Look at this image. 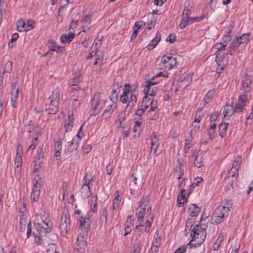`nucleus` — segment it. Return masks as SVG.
Segmentation results:
<instances>
[{"label":"nucleus","mask_w":253,"mask_h":253,"mask_svg":"<svg viewBox=\"0 0 253 253\" xmlns=\"http://www.w3.org/2000/svg\"><path fill=\"white\" fill-rule=\"evenodd\" d=\"M25 24L26 23L24 21L23 19H19L16 23L17 25V30L19 32H23L25 30Z\"/></svg>","instance_id":"39"},{"label":"nucleus","mask_w":253,"mask_h":253,"mask_svg":"<svg viewBox=\"0 0 253 253\" xmlns=\"http://www.w3.org/2000/svg\"><path fill=\"white\" fill-rule=\"evenodd\" d=\"M48 48L52 51H56L57 53H62L64 50L63 47L59 46L52 40L48 41Z\"/></svg>","instance_id":"16"},{"label":"nucleus","mask_w":253,"mask_h":253,"mask_svg":"<svg viewBox=\"0 0 253 253\" xmlns=\"http://www.w3.org/2000/svg\"><path fill=\"white\" fill-rule=\"evenodd\" d=\"M193 138L191 135L189 136L188 138H187L185 140V145H184V151L185 153H188L190 148L191 146V142L192 141Z\"/></svg>","instance_id":"43"},{"label":"nucleus","mask_w":253,"mask_h":253,"mask_svg":"<svg viewBox=\"0 0 253 253\" xmlns=\"http://www.w3.org/2000/svg\"><path fill=\"white\" fill-rule=\"evenodd\" d=\"M248 93L249 92H245V91H243L239 97L238 102L246 105V102L248 99Z\"/></svg>","instance_id":"40"},{"label":"nucleus","mask_w":253,"mask_h":253,"mask_svg":"<svg viewBox=\"0 0 253 253\" xmlns=\"http://www.w3.org/2000/svg\"><path fill=\"white\" fill-rule=\"evenodd\" d=\"M75 36V32L70 31L67 34L62 35L60 37V41L64 43H69L73 40Z\"/></svg>","instance_id":"19"},{"label":"nucleus","mask_w":253,"mask_h":253,"mask_svg":"<svg viewBox=\"0 0 253 253\" xmlns=\"http://www.w3.org/2000/svg\"><path fill=\"white\" fill-rule=\"evenodd\" d=\"M193 244H191V242H190L186 246H181L179 247L174 253H185L186 248L187 247H189L190 248H191L192 247Z\"/></svg>","instance_id":"47"},{"label":"nucleus","mask_w":253,"mask_h":253,"mask_svg":"<svg viewBox=\"0 0 253 253\" xmlns=\"http://www.w3.org/2000/svg\"><path fill=\"white\" fill-rule=\"evenodd\" d=\"M60 228L63 234H66L70 229V223H61Z\"/></svg>","instance_id":"45"},{"label":"nucleus","mask_w":253,"mask_h":253,"mask_svg":"<svg viewBox=\"0 0 253 253\" xmlns=\"http://www.w3.org/2000/svg\"><path fill=\"white\" fill-rule=\"evenodd\" d=\"M32 225L31 220H30L27 223V233H26V238L28 239L31 235L32 234Z\"/></svg>","instance_id":"62"},{"label":"nucleus","mask_w":253,"mask_h":253,"mask_svg":"<svg viewBox=\"0 0 253 253\" xmlns=\"http://www.w3.org/2000/svg\"><path fill=\"white\" fill-rule=\"evenodd\" d=\"M126 226L125 228V234L124 236H126L132 230V227L133 225V223L131 221L128 222V221L127 220L126 223Z\"/></svg>","instance_id":"44"},{"label":"nucleus","mask_w":253,"mask_h":253,"mask_svg":"<svg viewBox=\"0 0 253 253\" xmlns=\"http://www.w3.org/2000/svg\"><path fill=\"white\" fill-rule=\"evenodd\" d=\"M151 152L155 154L157 153L158 148L160 145L159 135L156 133H153L151 137Z\"/></svg>","instance_id":"10"},{"label":"nucleus","mask_w":253,"mask_h":253,"mask_svg":"<svg viewBox=\"0 0 253 253\" xmlns=\"http://www.w3.org/2000/svg\"><path fill=\"white\" fill-rule=\"evenodd\" d=\"M89 230H82L77 239V241L74 245L75 248L78 250H84L86 247V239L88 237V231Z\"/></svg>","instance_id":"4"},{"label":"nucleus","mask_w":253,"mask_h":253,"mask_svg":"<svg viewBox=\"0 0 253 253\" xmlns=\"http://www.w3.org/2000/svg\"><path fill=\"white\" fill-rule=\"evenodd\" d=\"M91 18L89 15L84 16L82 21V26L84 28L83 32H86L90 29Z\"/></svg>","instance_id":"20"},{"label":"nucleus","mask_w":253,"mask_h":253,"mask_svg":"<svg viewBox=\"0 0 253 253\" xmlns=\"http://www.w3.org/2000/svg\"><path fill=\"white\" fill-rule=\"evenodd\" d=\"M241 157L240 156H237L232 164V167L231 169V171L232 173V177H234L235 180L237 179L238 174L237 172L238 171V169L240 167V164L241 162Z\"/></svg>","instance_id":"11"},{"label":"nucleus","mask_w":253,"mask_h":253,"mask_svg":"<svg viewBox=\"0 0 253 253\" xmlns=\"http://www.w3.org/2000/svg\"><path fill=\"white\" fill-rule=\"evenodd\" d=\"M142 246L140 242L134 243L133 245L132 253H140L141 250Z\"/></svg>","instance_id":"52"},{"label":"nucleus","mask_w":253,"mask_h":253,"mask_svg":"<svg viewBox=\"0 0 253 253\" xmlns=\"http://www.w3.org/2000/svg\"><path fill=\"white\" fill-rule=\"evenodd\" d=\"M137 96L135 91L131 90L129 97L128 96V101L133 102H137Z\"/></svg>","instance_id":"64"},{"label":"nucleus","mask_w":253,"mask_h":253,"mask_svg":"<svg viewBox=\"0 0 253 253\" xmlns=\"http://www.w3.org/2000/svg\"><path fill=\"white\" fill-rule=\"evenodd\" d=\"M58 110V102L55 101H51L48 105V114H55Z\"/></svg>","instance_id":"24"},{"label":"nucleus","mask_w":253,"mask_h":253,"mask_svg":"<svg viewBox=\"0 0 253 253\" xmlns=\"http://www.w3.org/2000/svg\"><path fill=\"white\" fill-rule=\"evenodd\" d=\"M37 229L41 234L45 235L47 233V218L44 216L41 217L38 220L37 225Z\"/></svg>","instance_id":"8"},{"label":"nucleus","mask_w":253,"mask_h":253,"mask_svg":"<svg viewBox=\"0 0 253 253\" xmlns=\"http://www.w3.org/2000/svg\"><path fill=\"white\" fill-rule=\"evenodd\" d=\"M12 67V62L10 61H7L4 64H2L1 66V72L2 74L5 72H8L10 71Z\"/></svg>","instance_id":"27"},{"label":"nucleus","mask_w":253,"mask_h":253,"mask_svg":"<svg viewBox=\"0 0 253 253\" xmlns=\"http://www.w3.org/2000/svg\"><path fill=\"white\" fill-rule=\"evenodd\" d=\"M161 238L158 236V234H157L156 237L155 235L154 238L152 242V246L159 248V246H160L161 244Z\"/></svg>","instance_id":"58"},{"label":"nucleus","mask_w":253,"mask_h":253,"mask_svg":"<svg viewBox=\"0 0 253 253\" xmlns=\"http://www.w3.org/2000/svg\"><path fill=\"white\" fill-rule=\"evenodd\" d=\"M180 195H178L177 198V206L181 207L184 203L187 201V198L186 197V190L183 188L181 189L180 192Z\"/></svg>","instance_id":"17"},{"label":"nucleus","mask_w":253,"mask_h":253,"mask_svg":"<svg viewBox=\"0 0 253 253\" xmlns=\"http://www.w3.org/2000/svg\"><path fill=\"white\" fill-rule=\"evenodd\" d=\"M185 161L181 158H178L177 159V164L174 169V172L177 174V179H180L184 175Z\"/></svg>","instance_id":"7"},{"label":"nucleus","mask_w":253,"mask_h":253,"mask_svg":"<svg viewBox=\"0 0 253 253\" xmlns=\"http://www.w3.org/2000/svg\"><path fill=\"white\" fill-rule=\"evenodd\" d=\"M18 88L16 87L15 84H12L11 92V105L15 108L16 107V102L18 97Z\"/></svg>","instance_id":"12"},{"label":"nucleus","mask_w":253,"mask_h":253,"mask_svg":"<svg viewBox=\"0 0 253 253\" xmlns=\"http://www.w3.org/2000/svg\"><path fill=\"white\" fill-rule=\"evenodd\" d=\"M74 126V122L65 120L64 128L65 132H68L72 130Z\"/></svg>","instance_id":"48"},{"label":"nucleus","mask_w":253,"mask_h":253,"mask_svg":"<svg viewBox=\"0 0 253 253\" xmlns=\"http://www.w3.org/2000/svg\"><path fill=\"white\" fill-rule=\"evenodd\" d=\"M62 145L60 140H59L58 141L55 142L54 145V155L55 157H58L60 156V150L62 149Z\"/></svg>","instance_id":"35"},{"label":"nucleus","mask_w":253,"mask_h":253,"mask_svg":"<svg viewBox=\"0 0 253 253\" xmlns=\"http://www.w3.org/2000/svg\"><path fill=\"white\" fill-rule=\"evenodd\" d=\"M224 58V53L223 52L216 51L215 61L217 63L222 61Z\"/></svg>","instance_id":"53"},{"label":"nucleus","mask_w":253,"mask_h":253,"mask_svg":"<svg viewBox=\"0 0 253 253\" xmlns=\"http://www.w3.org/2000/svg\"><path fill=\"white\" fill-rule=\"evenodd\" d=\"M158 90L157 87H145L144 89V92L145 93V96H148V95L150 96H154L156 95L157 91Z\"/></svg>","instance_id":"31"},{"label":"nucleus","mask_w":253,"mask_h":253,"mask_svg":"<svg viewBox=\"0 0 253 253\" xmlns=\"http://www.w3.org/2000/svg\"><path fill=\"white\" fill-rule=\"evenodd\" d=\"M227 44L225 41L222 43H218L215 45V48L217 50L216 51L222 52L223 50L225 49V47Z\"/></svg>","instance_id":"50"},{"label":"nucleus","mask_w":253,"mask_h":253,"mask_svg":"<svg viewBox=\"0 0 253 253\" xmlns=\"http://www.w3.org/2000/svg\"><path fill=\"white\" fill-rule=\"evenodd\" d=\"M160 40L161 34L159 33L157 34L156 37L154 39H153L149 44L148 49L149 50H152L153 49H154L158 43L160 41Z\"/></svg>","instance_id":"29"},{"label":"nucleus","mask_w":253,"mask_h":253,"mask_svg":"<svg viewBox=\"0 0 253 253\" xmlns=\"http://www.w3.org/2000/svg\"><path fill=\"white\" fill-rule=\"evenodd\" d=\"M189 19L190 18H186V17H184V16H182V18L179 24V27L180 29H183L186 26L188 22H189Z\"/></svg>","instance_id":"59"},{"label":"nucleus","mask_w":253,"mask_h":253,"mask_svg":"<svg viewBox=\"0 0 253 253\" xmlns=\"http://www.w3.org/2000/svg\"><path fill=\"white\" fill-rule=\"evenodd\" d=\"M116 193L117 195L114 199L112 204V211L114 213L116 211V210L118 209L120 207V204L121 201V198L119 195V191H117Z\"/></svg>","instance_id":"23"},{"label":"nucleus","mask_w":253,"mask_h":253,"mask_svg":"<svg viewBox=\"0 0 253 253\" xmlns=\"http://www.w3.org/2000/svg\"><path fill=\"white\" fill-rule=\"evenodd\" d=\"M97 197L96 196L93 197L91 201L90 210L93 212H96L97 209Z\"/></svg>","instance_id":"41"},{"label":"nucleus","mask_w":253,"mask_h":253,"mask_svg":"<svg viewBox=\"0 0 253 253\" xmlns=\"http://www.w3.org/2000/svg\"><path fill=\"white\" fill-rule=\"evenodd\" d=\"M74 216L77 220V224H79V226L82 230L90 229V221L88 214L84 216L81 213L80 210H77L75 211Z\"/></svg>","instance_id":"2"},{"label":"nucleus","mask_w":253,"mask_h":253,"mask_svg":"<svg viewBox=\"0 0 253 253\" xmlns=\"http://www.w3.org/2000/svg\"><path fill=\"white\" fill-rule=\"evenodd\" d=\"M234 113L235 110L233 102L232 105H226L224 106L223 112L224 117H225L226 116H231Z\"/></svg>","instance_id":"22"},{"label":"nucleus","mask_w":253,"mask_h":253,"mask_svg":"<svg viewBox=\"0 0 253 253\" xmlns=\"http://www.w3.org/2000/svg\"><path fill=\"white\" fill-rule=\"evenodd\" d=\"M81 192L82 197L84 198L88 197L90 194V187L82 185Z\"/></svg>","instance_id":"33"},{"label":"nucleus","mask_w":253,"mask_h":253,"mask_svg":"<svg viewBox=\"0 0 253 253\" xmlns=\"http://www.w3.org/2000/svg\"><path fill=\"white\" fill-rule=\"evenodd\" d=\"M151 99L149 98L148 99V97L146 96H145L142 99V105L141 106L143 109L145 111L149 107L150 104L148 102V100H150Z\"/></svg>","instance_id":"57"},{"label":"nucleus","mask_w":253,"mask_h":253,"mask_svg":"<svg viewBox=\"0 0 253 253\" xmlns=\"http://www.w3.org/2000/svg\"><path fill=\"white\" fill-rule=\"evenodd\" d=\"M202 110V108L199 109V111L196 114V116L195 118L194 123H199L203 117H204V114L201 111Z\"/></svg>","instance_id":"55"},{"label":"nucleus","mask_w":253,"mask_h":253,"mask_svg":"<svg viewBox=\"0 0 253 253\" xmlns=\"http://www.w3.org/2000/svg\"><path fill=\"white\" fill-rule=\"evenodd\" d=\"M103 58L104 55L103 53H101L100 54H97L95 58V61L94 63V65L97 66L98 64V69H100L101 68L102 62L103 61Z\"/></svg>","instance_id":"38"},{"label":"nucleus","mask_w":253,"mask_h":253,"mask_svg":"<svg viewBox=\"0 0 253 253\" xmlns=\"http://www.w3.org/2000/svg\"><path fill=\"white\" fill-rule=\"evenodd\" d=\"M191 81V75L187 74L185 76H184L183 78L179 82V83L178 84V86L180 88L184 89L189 85Z\"/></svg>","instance_id":"15"},{"label":"nucleus","mask_w":253,"mask_h":253,"mask_svg":"<svg viewBox=\"0 0 253 253\" xmlns=\"http://www.w3.org/2000/svg\"><path fill=\"white\" fill-rule=\"evenodd\" d=\"M78 145L79 141L74 143L73 140H72L71 143L69 144L68 148V150H69L70 152L71 153L76 150L78 148Z\"/></svg>","instance_id":"54"},{"label":"nucleus","mask_w":253,"mask_h":253,"mask_svg":"<svg viewBox=\"0 0 253 253\" xmlns=\"http://www.w3.org/2000/svg\"><path fill=\"white\" fill-rule=\"evenodd\" d=\"M232 204L230 201L222 202L214 210L211 216V222L212 224H218L223 222L230 213V206Z\"/></svg>","instance_id":"1"},{"label":"nucleus","mask_w":253,"mask_h":253,"mask_svg":"<svg viewBox=\"0 0 253 253\" xmlns=\"http://www.w3.org/2000/svg\"><path fill=\"white\" fill-rule=\"evenodd\" d=\"M245 106V104L238 102V103L236 104L234 107L235 112L240 113L242 112Z\"/></svg>","instance_id":"60"},{"label":"nucleus","mask_w":253,"mask_h":253,"mask_svg":"<svg viewBox=\"0 0 253 253\" xmlns=\"http://www.w3.org/2000/svg\"><path fill=\"white\" fill-rule=\"evenodd\" d=\"M155 77H152L151 80H147L146 81L145 85V87H150L157 84V82L154 81Z\"/></svg>","instance_id":"63"},{"label":"nucleus","mask_w":253,"mask_h":253,"mask_svg":"<svg viewBox=\"0 0 253 253\" xmlns=\"http://www.w3.org/2000/svg\"><path fill=\"white\" fill-rule=\"evenodd\" d=\"M250 34H243L239 37H237L236 39L242 45V47H244L249 41Z\"/></svg>","instance_id":"25"},{"label":"nucleus","mask_w":253,"mask_h":253,"mask_svg":"<svg viewBox=\"0 0 253 253\" xmlns=\"http://www.w3.org/2000/svg\"><path fill=\"white\" fill-rule=\"evenodd\" d=\"M192 8V6L189 3L185 5L182 13V16H183L184 17H186V18H190Z\"/></svg>","instance_id":"32"},{"label":"nucleus","mask_w":253,"mask_h":253,"mask_svg":"<svg viewBox=\"0 0 253 253\" xmlns=\"http://www.w3.org/2000/svg\"><path fill=\"white\" fill-rule=\"evenodd\" d=\"M192 156L194 158V165L197 168H201L204 165V162L202 156L198 155V152L197 150L193 151Z\"/></svg>","instance_id":"13"},{"label":"nucleus","mask_w":253,"mask_h":253,"mask_svg":"<svg viewBox=\"0 0 253 253\" xmlns=\"http://www.w3.org/2000/svg\"><path fill=\"white\" fill-rule=\"evenodd\" d=\"M117 107V103L114 102H112L111 104L107 105L102 114L103 118L106 121L112 117Z\"/></svg>","instance_id":"9"},{"label":"nucleus","mask_w":253,"mask_h":253,"mask_svg":"<svg viewBox=\"0 0 253 253\" xmlns=\"http://www.w3.org/2000/svg\"><path fill=\"white\" fill-rule=\"evenodd\" d=\"M48 253H59L56 244L54 243H48Z\"/></svg>","instance_id":"49"},{"label":"nucleus","mask_w":253,"mask_h":253,"mask_svg":"<svg viewBox=\"0 0 253 253\" xmlns=\"http://www.w3.org/2000/svg\"><path fill=\"white\" fill-rule=\"evenodd\" d=\"M191 236L192 237V240L190 242L192 241H195L196 243L194 244H193L192 246H194V247H199L200 246L201 244H199V240H200V234L198 232L194 233H191Z\"/></svg>","instance_id":"37"},{"label":"nucleus","mask_w":253,"mask_h":253,"mask_svg":"<svg viewBox=\"0 0 253 253\" xmlns=\"http://www.w3.org/2000/svg\"><path fill=\"white\" fill-rule=\"evenodd\" d=\"M63 214L61 219V223H70V215L68 210L66 207H64L62 210Z\"/></svg>","instance_id":"21"},{"label":"nucleus","mask_w":253,"mask_h":253,"mask_svg":"<svg viewBox=\"0 0 253 253\" xmlns=\"http://www.w3.org/2000/svg\"><path fill=\"white\" fill-rule=\"evenodd\" d=\"M158 111L156 110H154L150 108V109L148 111L147 117L149 120H155L158 118Z\"/></svg>","instance_id":"36"},{"label":"nucleus","mask_w":253,"mask_h":253,"mask_svg":"<svg viewBox=\"0 0 253 253\" xmlns=\"http://www.w3.org/2000/svg\"><path fill=\"white\" fill-rule=\"evenodd\" d=\"M215 93L214 89L209 90L204 97V105H206L208 104L210 100L212 98L213 95Z\"/></svg>","instance_id":"34"},{"label":"nucleus","mask_w":253,"mask_h":253,"mask_svg":"<svg viewBox=\"0 0 253 253\" xmlns=\"http://www.w3.org/2000/svg\"><path fill=\"white\" fill-rule=\"evenodd\" d=\"M40 194V191L37 190V188L36 187L35 189H32V191L31 194V199L32 202L37 201L39 196Z\"/></svg>","instance_id":"42"},{"label":"nucleus","mask_w":253,"mask_h":253,"mask_svg":"<svg viewBox=\"0 0 253 253\" xmlns=\"http://www.w3.org/2000/svg\"><path fill=\"white\" fill-rule=\"evenodd\" d=\"M59 97H60V93L59 90L58 89H55L53 92L52 94L51 95V101H55L58 102L59 100Z\"/></svg>","instance_id":"46"},{"label":"nucleus","mask_w":253,"mask_h":253,"mask_svg":"<svg viewBox=\"0 0 253 253\" xmlns=\"http://www.w3.org/2000/svg\"><path fill=\"white\" fill-rule=\"evenodd\" d=\"M205 225L204 224H197L194 226V228L191 231V233H194L198 232L200 234V240H199V244H202L204 242L206 238V231L205 228Z\"/></svg>","instance_id":"5"},{"label":"nucleus","mask_w":253,"mask_h":253,"mask_svg":"<svg viewBox=\"0 0 253 253\" xmlns=\"http://www.w3.org/2000/svg\"><path fill=\"white\" fill-rule=\"evenodd\" d=\"M146 209L145 207L138 208L136 210V215L137 217H144Z\"/></svg>","instance_id":"51"},{"label":"nucleus","mask_w":253,"mask_h":253,"mask_svg":"<svg viewBox=\"0 0 253 253\" xmlns=\"http://www.w3.org/2000/svg\"><path fill=\"white\" fill-rule=\"evenodd\" d=\"M228 126V124L226 123H221L219 124L218 131L219 135L221 137H224L226 136Z\"/></svg>","instance_id":"26"},{"label":"nucleus","mask_w":253,"mask_h":253,"mask_svg":"<svg viewBox=\"0 0 253 253\" xmlns=\"http://www.w3.org/2000/svg\"><path fill=\"white\" fill-rule=\"evenodd\" d=\"M200 211V208L193 204L189 206L188 209V214L191 217L197 216Z\"/></svg>","instance_id":"18"},{"label":"nucleus","mask_w":253,"mask_h":253,"mask_svg":"<svg viewBox=\"0 0 253 253\" xmlns=\"http://www.w3.org/2000/svg\"><path fill=\"white\" fill-rule=\"evenodd\" d=\"M237 179L235 180V177H232V175L231 176H228L227 178H225V182L228 184V188L229 189V186L230 187H233V184L236 181Z\"/></svg>","instance_id":"56"},{"label":"nucleus","mask_w":253,"mask_h":253,"mask_svg":"<svg viewBox=\"0 0 253 253\" xmlns=\"http://www.w3.org/2000/svg\"><path fill=\"white\" fill-rule=\"evenodd\" d=\"M162 62L166 64L169 63V65L170 68H172L177 63L176 58L173 57L172 56L164 55L161 59Z\"/></svg>","instance_id":"14"},{"label":"nucleus","mask_w":253,"mask_h":253,"mask_svg":"<svg viewBox=\"0 0 253 253\" xmlns=\"http://www.w3.org/2000/svg\"><path fill=\"white\" fill-rule=\"evenodd\" d=\"M240 46H242V45L240 44V43L239 42L237 41V40L236 39L235 40H233L230 45L229 47L233 49L236 50Z\"/></svg>","instance_id":"61"},{"label":"nucleus","mask_w":253,"mask_h":253,"mask_svg":"<svg viewBox=\"0 0 253 253\" xmlns=\"http://www.w3.org/2000/svg\"><path fill=\"white\" fill-rule=\"evenodd\" d=\"M224 240V236L222 233H220L213 246L214 251H217L220 248L222 243Z\"/></svg>","instance_id":"28"},{"label":"nucleus","mask_w":253,"mask_h":253,"mask_svg":"<svg viewBox=\"0 0 253 253\" xmlns=\"http://www.w3.org/2000/svg\"><path fill=\"white\" fill-rule=\"evenodd\" d=\"M105 103L104 100H100L98 93L95 94L92 99L91 103V108L93 110L92 115L95 116L98 114L101 109L105 106Z\"/></svg>","instance_id":"3"},{"label":"nucleus","mask_w":253,"mask_h":253,"mask_svg":"<svg viewBox=\"0 0 253 253\" xmlns=\"http://www.w3.org/2000/svg\"><path fill=\"white\" fill-rule=\"evenodd\" d=\"M252 84V77L248 74H245L242 78L240 90L245 91V92H249L251 90Z\"/></svg>","instance_id":"6"},{"label":"nucleus","mask_w":253,"mask_h":253,"mask_svg":"<svg viewBox=\"0 0 253 253\" xmlns=\"http://www.w3.org/2000/svg\"><path fill=\"white\" fill-rule=\"evenodd\" d=\"M107 208L103 207L101 211V214L100 218V224L102 225H105L107 221Z\"/></svg>","instance_id":"30"}]
</instances>
